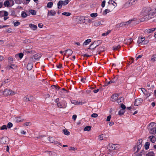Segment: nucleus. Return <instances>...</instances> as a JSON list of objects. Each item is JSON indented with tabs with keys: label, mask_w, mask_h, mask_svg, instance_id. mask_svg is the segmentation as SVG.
<instances>
[{
	"label": "nucleus",
	"mask_w": 156,
	"mask_h": 156,
	"mask_svg": "<svg viewBox=\"0 0 156 156\" xmlns=\"http://www.w3.org/2000/svg\"><path fill=\"white\" fill-rule=\"evenodd\" d=\"M8 140L7 138L6 137H2L1 140V142L2 144H5L7 143V140Z\"/></svg>",
	"instance_id": "nucleus-15"
},
{
	"label": "nucleus",
	"mask_w": 156,
	"mask_h": 156,
	"mask_svg": "<svg viewBox=\"0 0 156 156\" xmlns=\"http://www.w3.org/2000/svg\"><path fill=\"white\" fill-rule=\"evenodd\" d=\"M104 51V48L103 47H99L97 51V54H96V55L97 54H100L102 52Z\"/></svg>",
	"instance_id": "nucleus-13"
},
{
	"label": "nucleus",
	"mask_w": 156,
	"mask_h": 156,
	"mask_svg": "<svg viewBox=\"0 0 156 156\" xmlns=\"http://www.w3.org/2000/svg\"><path fill=\"white\" fill-rule=\"evenodd\" d=\"M132 20H129L128 21L125 22L126 23V25H128V24H129L131 22L133 21Z\"/></svg>",
	"instance_id": "nucleus-60"
},
{
	"label": "nucleus",
	"mask_w": 156,
	"mask_h": 156,
	"mask_svg": "<svg viewBox=\"0 0 156 156\" xmlns=\"http://www.w3.org/2000/svg\"><path fill=\"white\" fill-rule=\"evenodd\" d=\"M30 13L33 15H35L36 14V11L34 10L31 9L29 11Z\"/></svg>",
	"instance_id": "nucleus-35"
},
{
	"label": "nucleus",
	"mask_w": 156,
	"mask_h": 156,
	"mask_svg": "<svg viewBox=\"0 0 156 156\" xmlns=\"http://www.w3.org/2000/svg\"><path fill=\"white\" fill-rule=\"evenodd\" d=\"M62 64L61 63H59L58 65H56V67L58 69H60L62 67Z\"/></svg>",
	"instance_id": "nucleus-64"
},
{
	"label": "nucleus",
	"mask_w": 156,
	"mask_h": 156,
	"mask_svg": "<svg viewBox=\"0 0 156 156\" xmlns=\"http://www.w3.org/2000/svg\"><path fill=\"white\" fill-rule=\"evenodd\" d=\"M9 5L10 3L9 1V0H7L5 1L4 3V5L5 6H7V7L9 6Z\"/></svg>",
	"instance_id": "nucleus-30"
},
{
	"label": "nucleus",
	"mask_w": 156,
	"mask_h": 156,
	"mask_svg": "<svg viewBox=\"0 0 156 156\" xmlns=\"http://www.w3.org/2000/svg\"><path fill=\"white\" fill-rule=\"evenodd\" d=\"M12 124L11 122H9L7 124V127L8 128H10L12 127Z\"/></svg>",
	"instance_id": "nucleus-51"
},
{
	"label": "nucleus",
	"mask_w": 156,
	"mask_h": 156,
	"mask_svg": "<svg viewBox=\"0 0 156 156\" xmlns=\"http://www.w3.org/2000/svg\"><path fill=\"white\" fill-rule=\"evenodd\" d=\"M12 29L11 28H9L6 30L5 31L8 33H11L12 32Z\"/></svg>",
	"instance_id": "nucleus-56"
},
{
	"label": "nucleus",
	"mask_w": 156,
	"mask_h": 156,
	"mask_svg": "<svg viewBox=\"0 0 156 156\" xmlns=\"http://www.w3.org/2000/svg\"><path fill=\"white\" fill-rule=\"evenodd\" d=\"M119 96V95L117 94H113L111 98V100L112 101H116Z\"/></svg>",
	"instance_id": "nucleus-11"
},
{
	"label": "nucleus",
	"mask_w": 156,
	"mask_h": 156,
	"mask_svg": "<svg viewBox=\"0 0 156 156\" xmlns=\"http://www.w3.org/2000/svg\"><path fill=\"white\" fill-rule=\"evenodd\" d=\"M0 129L1 130L7 129V126L6 125H3L2 126L0 127Z\"/></svg>",
	"instance_id": "nucleus-49"
},
{
	"label": "nucleus",
	"mask_w": 156,
	"mask_h": 156,
	"mask_svg": "<svg viewBox=\"0 0 156 156\" xmlns=\"http://www.w3.org/2000/svg\"><path fill=\"white\" fill-rule=\"evenodd\" d=\"M93 89V88L91 87H90V88L89 89L87 90H86V93L88 94H90V93L91 92L92 89Z\"/></svg>",
	"instance_id": "nucleus-41"
},
{
	"label": "nucleus",
	"mask_w": 156,
	"mask_h": 156,
	"mask_svg": "<svg viewBox=\"0 0 156 156\" xmlns=\"http://www.w3.org/2000/svg\"><path fill=\"white\" fill-rule=\"evenodd\" d=\"M53 5V3L52 2H49L48 3L47 7L48 8H51Z\"/></svg>",
	"instance_id": "nucleus-36"
},
{
	"label": "nucleus",
	"mask_w": 156,
	"mask_h": 156,
	"mask_svg": "<svg viewBox=\"0 0 156 156\" xmlns=\"http://www.w3.org/2000/svg\"><path fill=\"white\" fill-rule=\"evenodd\" d=\"M98 116V115L96 113H93L91 115V117L94 118H96Z\"/></svg>",
	"instance_id": "nucleus-54"
},
{
	"label": "nucleus",
	"mask_w": 156,
	"mask_h": 156,
	"mask_svg": "<svg viewBox=\"0 0 156 156\" xmlns=\"http://www.w3.org/2000/svg\"><path fill=\"white\" fill-rule=\"evenodd\" d=\"M143 101V99L141 98H138L135 100L134 105L138 106L140 105Z\"/></svg>",
	"instance_id": "nucleus-7"
},
{
	"label": "nucleus",
	"mask_w": 156,
	"mask_h": 156,
	"mask_svg": "<svg viewBox=\"0 0 156 156\" xmlns=\"http://www.w3.org/2000/svg\"><path fill=\"white\" fill-rule=\"evenodd\" d=\"M69 2V0H66L64 1L60 0L57 3L58 8L60 9L62 7V5H67Z\"/></svg>",
	"instance_id": "nucleus-3"
},
{
	"label": "nucleus",
	"mask_w": 156,
	"mask_h": 156,
	"mask_svg": "<svg viewBox=\"0 0 156 156\" xmlns=\"http://www.w3.org/2000/svg\"><path fill=\"white\" fill-rule=\"evenodd\" d=\"M49 140L51 143H53L54 140L53 138L51 137H49Z\"/></svg>",
	"instance_id": "nucleus-59"
},
{
	"label": "nucleus",
	"mask_w": 156,
	"mask_h": 156,
	"mask_svg": "<svg viewBox=\"0 0 156 156\" xmlns=\"http://www.w3.org/2000/svg\"><path fill=\"white\" fill-rule=\"evenodd\" d=\"M141 90L144 94L146 95H148V93L147 90L144 88H142Z\"/></svg>",
	"instance_id": "nucleus-32"
},
{
	"label": "nucleus",
	"mask_w": 156,
	"mask_h": 156,
	"mask_svg": "<svg viewBox=\"0 0 156 156\" xmlns=\"http://www.w3.org/2000/svg\"><path fill=\"white\" fill-rule=\"evenodd\" d=\"M150 143L148 142H147L145 143L144 145L145 148L146 150H147L149 148Z\"/></svg>",
	"instance_id": "nucleus-29"
},
{
	"label": "nucleus",
	"mask_w": 156,
	"mask_h": 156,
	"mask_svg": "<svg viewBox=\"0 0 156 156\" xmlns=\"http://www.w3.org/2000/svg\"><path fill=\"white\" fill-rule=\"evenodd\" d=\"M154 155L155 154L152 151H149L146 154V156H154Z\"/></svg>",
	"instance_id": "nucleus-26"
},
{
	"label": "nucleus",
	"mask_w": 156,
	"mask_h": 156,
	"mask_svg": "<svg viewBox=\"0 0 156 156\" xmlns=\"http://www.w3.org/2000/svg\"><path fill=\"white\" fill-rule=\"evenodd\" d=\"M105 0L103 1L102 2L101 5V6L103 8L104 7H105Z\"/></svg>",
	"instance_id": "nucleus-61"
},
{
	"label": "nucleus",
	"mask_w": 156,
	"mask_h": 156,
	"mask_svg": "<svg viewBox=\"0 0 156 156\" xmlns=\"http://www.w3.org/2000/svg\"><path fill=\"white\" fill-rule=\"evenodd\" d=\"M143 140L142 139H139L136 145L135 146L133 147V150L135 151L136 148H137L136 151L135 152V153H137L140 149L141 148L142 146V143Z\"/></svg>",
	"instance_id": "nucleus-1"
},
{
	"label": "nucleus",
	"mask_w": 156,
	"mask_h": 156,
	"mask_svg": "<svg viewBox=\"0 0 156 156\" xmlns=\"http://www.w3.org/2000/svg\"><path fill=\"white\" fill-rule=\"evenodd\" d=\"M9 81L10 80L8 79L5 80L4 81L2 82V85L3 84H5L6 83H8Z\"/></svg>",
	"instance_id": "nucleus-42"
},
{
	"label": "nucleus",
	"mask_w": 156,
	"mask_h": 156,
	"mask_svg": "<svg viewBox=\"0 0 156 156\" xmlns=\"http://www.w3.org/2000/svg\"><path fill=\"white\" fill-rule=\"evenodd\" d=\"M15 93L14 91H12L10 90L6 89L3 91V94L6 96L8 95H12L15 94Z\"/></svg>",
	"instance_id": "nucleus-4"
},
{
	"label": "nucleus",
	"mask_w": 156,
	"mask_h": 156,
	"mask_svg": "<svg viewBox=\"0 0 156 156\" xmlns=\"http://www.w3.org/2000/svg\"><path fill=\"white\" fill-rule=\"evenodd\" d=\"M154 31V29H147L145 30L144 32L146 34H148L153 32Z\"/></svg>",
	"instance_id": "nucleus-18"
},
{
	"label": "nucleus",
	"mask_w": 156,
	"mask_h": 156,
	"mask_svg": "<svg viewBox=\"0 0 156 156\" xmlns=\"http://www.w3.org/2000/svg\"><path fill=\"white\" fill-rule=\"evenodd\" d=\"M91 41V40L90 39H88L86 40L83 43V45H86L89 44V43Z\"/></svg>",
	"instance_id": "nucleus-25"
},
{
	"label": "nucleus",
	"mask_w": 156,
	"mask_h": 156,
	"mask_svg": "<svg viewBox=\"0 0 156 156\" xmlns=\"http://www.w3.org/2000/svg\"><path fill=\"white\" fill-rule=\"evenodd\" d=\"M4 11H0V17H2L4 16Z\"/></svg>",
	"instance_id": "nucleus-58"
},
{
	"label": "nucleus",
	"mask_w": 156,
	"mask_h": 156,
	"mask_svg": "<svg viewBox=\"0 0 156 156\" xmlns=\"http://www.w3.org/2000/svg\"><path fill=\"white\" fill-rule=\"evenodd\" d=\"M145 151L144 150H142L140 153L138 154V155L139 156H142V154H144Z\"/></svg>",
	"instance_id": "nucleus-47"
},
{
	"label": "nucleus",
	"mask_w": 156,
	"mask_h": 156,
	"mask_svg": "<svg viewBox=\"0 0 156 156\" xmlns=\"http://www.w3.org/2000/svg\"><path fill=\"white\" fill-rule=\"evenodd\" d=\"M34 98L33 96L27 95L24 98V100L26 101H33L34 100Z\"/></svg>",
	"instance_id": "nucleus-8"
},
{
	"label": "nucleus",
	"mask_w": 156,
	"mask_h": 156,
	"mask_svg": "<svg viewBox=\"0 0 156 156\" xmlns=\"http://www.w3.org/2000/svg\"><path fill=\"white\" fill-rule=\"evenodd\" d=\"M133 41L132 38H129L127 40L126 43L127 44L130 45L132 43Z\"/></svg>",
	"instance_id": "nucleus-31"
},
{
	"label": "nucleus",
	"mask_w": 156,
	"mask_h": 156,
	"mask_svg": "<svg viewBox=\"0 0 156 156\" xmlns=\"http://www.w3.org/2000/svg\"><path fill=\"white\" fill-rule=\"evenodd\" d=\"M121 46L120 45H119L118 46H114L113 47V50L114 51H116L118 50Z\"/></svg>",
	"instance_id": "nucleus-27"
},
{
	"label": "nucleus",
	"mask_w": 156,
	"mask_h": 156,
	"mask_svg": "<svg viewBox=\"0 0 156 156\" xmlns=\"http://www.w3.org/2000/svg\"><path fill=\"white\" fill-rule=\"evenodd\" d=\"M149 138L150 141L153 143L155 142L156 140V139L155 136H151L149 137Z\"/></svg>",
	"instance_id": "nucleus-19"
},
{
	"label": "nucleus",
	"mask_w": 156,
	"mask_h": 156,
	"mask_svg": "<svg viewBox=\"0 0 156 156\" xmlns=\"http://www.w3.org/2000/svg\"><path fill=\"white\" fill-rule=\"evenodd\" d=\"M155 126V123L154 122H151L148 126V129L149 130L152 129Z\"/></svg>",
	"instance_id": "nucleus-12"
},
{
	"label": "nucleus",
	"mask_w": 156,
	"mask_h": 156,
	"mask_svg": "<svg viewBox=\"0 0 156 156\" xmlns=\"http://www.w3.org/2000/svg\"><path fill=\"white\" fill-rule=\"evenodd\" d=\"M137 1L138 0H129L128 2L129 5H131L134 4L135 1L137 2Z\"/></svg>",
	"instance_id": "nucleus-24"
},
{
	"label": "nucleus",
	"mask_w": 156,
	"mask_h": 156,
	"mask_svg": "<svg viewBox=\"0 0 156 156\" xmlns=\"http://www.w3.org/2000/svg\"><path fill=\"white\" fill-rule=\"evenodd\" d=\"M56 14L54 10H51L50 11H48V16H54Z\"/></svg>",
	"instance_id": "nucleus-16"
},
{
	"label": "nucleus",
	"mask_w": 156,
	"mask_h": 156,
	"mask_svg": "<svg viewBox=\"0 0 156 156\" xmlns=\"http://www.w3.org/2000/svg\"><path fill=\"white\" fill-rule=\"evenodd\" d=\"M23 55V54L22 53H20L19 54V57L20 59H21Z\"/></svg>",
	"instance_id": "nucleus-62"
},
{
	"label": "nucleus",
	"mask_w": 156,
	"mask_h": 156,
	"mask_svg": "<svg viewBox=\"0 0 156 156\" xmlns=\"http://www.w3.org/2000/svg\"><path fill=\"white\" fill-rule=\"evenodd\" d=\"M90 16L92 17H95L98 16V14L97 13H93L91 14Z\"/></svg>",
	"instance_id": "nucleus-48"
},
{
	"label": "nucleus",
	"mask_w": 156,
	"mask_h": 156,
	"mask_svg": "<svg viewBox=\"0 0 156 156\" xmlns=\"http://www.w3.org/2000/svg\"><path fill=\"white\" fill-rule=\"evenodd\" d=\"M91 128L90 126H87L85 127L84 129V131H89L90 130Z\"/></svg>",
	"instance_id": "nucleus-40"
},
{
	"label": "nucleus",
	"mask_w": 156,
	"mask_h": 156,
	"mask_svg": "<svg viewBox=\"0 0 156 156\" xmlns=\"http://www.w3.org/2000/svg\"><path fill=\"white\" fill-rule=\"evenodd\" d=\"M71 103L75 105H76L77 104L78 101L76 100H72L71 101Z\"/></svg>",
	"instance_id": "nucleus-52"
},
{
	"label": "nucleus",
	"mask_w": 156,
	"mask_h": 156,
	"mask_svg": "<svg viewBox=\"0 0 156 156\" xmlns=\"http://www.w3.org/2000/svg\"><path fill=\"white\" fill-rule=\"evenodd\" d=\"M65 51L68 54V55L67 56V58H68L69 56L71 55L73 52V51L70 49H67Z\"/></svg>",
	"instance_id": "nucleus-21"
},
{
	"label": "nucleus",
	"mask_w": 156,
	"mask_h": 156,
	"mask_svg": "<svg viewBox=\"0 0 156 156\" xmlns=\"http://www.w3.org/2000/svg\"><path fill=\"white\" fill-rule=\"evenodd\" d=\"M101 41L100 40L94 41L93 43L91 44L89 47L87 49V50L88 51V50L89 49L91 50H94L95 48L98 46V44H101Z\"/></svg>",
	"instance_id": "nucleus-2"
},
{
	"label": "nucleus",
	"mask_w": 156,
	"mask_h": 156,
	"mask_svg": "<svg viewBox=\"0 0 156 156\" xmlns=\"http://www.w3.org/2000/svg\"><path fill=\"white\" fill-rule=\"evenodd\" d=\"M29 27L33 30H35L37 28V26L33 24H30Z\"/></svg>",
	"instance_id": "nucleus-20"
},
{
	"label": "nucleus",
	"mask_w": 156,
	"mask_h": 156,
	"mask_svg": "<svg viewBox=\"0 0 156 156\" xmlns=\"http://www.w3.org/2000/svg\"><path fill=\"white\" fill-rule=\"evenodd\" d=\"M57 105L58 107L59 108H65V107H63L60 102L58 103Z\"/></svg>",
	"instance_id": "nucleus-50"
},
{
	"label": "nucleus",
	"mask_w": 156,
	"mask_h": 156,
	"mask_svg": "<svg viewBox=\"0 0 156 156\" xmlns=\"http://www.w3.org/2000/svg\"><path fill=\"white\" fill-rule=\"evenodd\" d=\"M108 3L109 4H112L114 6L116 5V3L113 1L112 0H109Z\"/></svg>",
	"instance_id": "nucleus-28"
},
{
	"label": "nucleus",
	"mask_w": 156,
	"mask_h": 156,
	"mask_svg": "<svg viewBox=\"0 0 156 156\" xmlns=\"http://www.w3.org/2000/svg\"><path fill=\"white\" fill-rule=\"evenodd\" d=\"M125 22H122L119 24H118L116 25V27L117 28L121 27H122L126 26Z\"/></svg>",
	"instance_id": "nucleus-23"
},
{
	"label": "nucleus",
	"mask_w": 156,
	"mask_h": 156,
	"mask_svg": "<svg viewBox=\"0 0 156 156\" xmlns=\"http://www.w3.org/2000/svg\"><path fill=\"white\" fill-rule=\"evenodd\" d=\"M101 23V21L96 22L94 23V25L95 26H98L99 25H102Z\"/></svg>",
	"instance_id": "nucleus-38"
},
{
	"label": "nucleus",
	"mask_w": 156,
	"mask_h": 156,
	"mask_svg": "<svg viewBox=\"0 0 156 156\" xmlns=\"http://www.w3.org/2000/svg\"><path fill=\"white\" fill-rule=\"evenodd\" d=\"M27 15L26 12H22L21 14V16L22 17L25 18L27 16Z\"/></svg>",
	"instance_id": "nucleus-45"
},
{
	"label": "nucleus",
	"mask_w": 156,
	"mask_h": 156,
	"mask_svg": "<svg viewBox=\"0 0 156 156\" xmlns=\"http://www.w3.org/2000/svg\"><path fill=\"white\" fill-rule=\"evenodd\" d=\"M119 145L115 144H111L109 145L110 149V151H113L117 149Z\"/></svg>",
	"instance_id": "nucleus-10"
},
{
	"label": "nucleus",
	"mask_w": 156,
	"mask_h": 156,
	"mask_svg": "<svg viewBox=\"0 0 156 156\" xmlns=\"http://www.w3.org/2000/svg\"><path fill=\"white\" fill-rule=\"evenodd\" d=\"M63 132L64 134L66 135H69L70 134V133L66 129L63 130Z\"/></svg>",
	"instance_id": "nucleus-37"
},
{
	"label": "nucleus",
	"mask_w": 156,
	"mask_h": 156,
	"mask_svg": "<svg viewBox=\"0 0 156 156\" xmlns=\"http://www.w3.org/2000/svg\"><path fill=\"white\" fill-rule=\"evenodd\" d=\"M121 107L122 108V110H124L126 108V107L125 105L122 104H121Z\"/></svg>",
	"instance_id": "nucleus-55"
},
{
	"label": "nucleus",
	"mask_w": 156,
	"mask_h": 156,
	"mask_svg": "<svg viewBox=\"0 0 156 156\" xmlns=\"http://www.w3.org/2000/svg\"><path fill=\"white\" fill-rule=\"evenodd\" d=\"M151 60L153 62L156 61V54H154L152 56Z\"/></svg>",
	"instance_id": "nucleus-33"
},
{
	"label": "nucleus",
	"mask_w": 156,
	"mask_h": 156,
	"mask_svg": "<svg viewBox=\"0 0 156 156\" xmlns=\"http://www.w3.org/2000/svg\"><path fill=\"white\" fill-rule=\"evenodd\" d=\"M145 38L144 37H139L138 38L137 42L139 44H147V42L145 41Z\"/></svg>",
	"instance_id": "nucleus-5"
},
{
	"label": "nucleus",
	"mask_w": 156,
	"mask_h": 156,
	"mask_svg": "<svg viewBox=\"0 0 156 156\" xmlns=\"http://www.w3.org/2000/svg\"><path fill=\"white\" fill-rule=\"evenodd\" d=\"M30 40L29 39H27L23 40V43H28L30 42Z\"/></svg>",
	"instance_id": "nucleus-57"
},
{
	"label": "nucleus",
	"mask_w": 156,
	"mask_h": 156,
	"mask_svg": "<svg viewBox=\"0 0 156 156\" xmlns=\"http://www.w3.org/2000/svg\"><path fill=\"white\" fill-rule=\"evenodd\" d=\"M9 67L10 69H15L17 68V66L16 65L11 64L9 66Z\"/></svg>",
	"instance_id": "nucleus-34"
},
{
	"label": "nucleus",
	"mask_w": 156,
	"mask_h": 156,
	"mask_svg": "<svg viewBox=\"0 0 156 156\" xmlns=\"http://www.w3.org/2000/svg\"><path fill=\"white\" fill-rule=\"evenodd\" d=\"M4 16H7L8 15V13L7 12L5 11H4Z\"/></svg>",
	"instance_id": "nucleus-63"
},
{
	"label": "nucleus",
	"mask_w": 156,
	"mask_h": 156,
	"mask_svg": "<svg viewBox=\"0 0 156 156\" xmlns=\"http://www.w3.org/2000/svg\"><path fill=\"white\" fill-rule=\"evenodd\" d=\"M119 76L117 75L115 76L112 79V80H111L108 82V84H110L112 83H115L118 79Z\"/></svg>",
	"instance_id": "nucleus-9"
},
{
	"label": "nucleus",
	"mask_w": 156,
	"mask_h": 156,
	"mask_svg": "<svg viewBox=\"0 0 156 156\" xmlns=\"http://www.w3.org/2000/svg\"><path fill=\"white\" fill-rule=\"evenodd\" d=\"M33 66V63L31 62H29L27 65V69L28 70H30Z\"/></svg>",
	"instance_id": "nucleus-14"
},
{
	"label": "nucleus",
	"mask_w": 156,
	"mask_h": 156,
	"mask_svg": "<svg viewBox=\"0 0 156 156\" xmlns=\"http://www.w3.org/2000/svg\"><path fill=\"white\" fill-rule=\"evenodd\" d=\"M62 14L67 16H69L71 15V13L69 12H64L62 13Z\"/></svg>",
	"instance_id": "nucleus-46"
},
{
	"label": "nucleus",
	"mask_w": 156,
	"mask_h": 156,
	"mask_svg": "<svg viewBox=\"0 0 156 156\" xmlns=\"http://www.w3.org/2000/svg\"><path fill=\"white\" fill-rule=\"evenodd\" d=\"M124 100V99L123 98L121 97L119 99H117V102L120 105L122 104V103L123 102Z\"/></svg>",
	"instance_id": "nucleus-22"
},
{
	"label": "nucleus",
	"mask_w": 156,
	"mask_h": 156,
	"mask_svg": "<svg viewBox=\"0 0 156 156\" xmlns=\"http://www.w3.org/2000/svg\"><path fill=\"white\" fill-rule=\"evenodd\" d=\"M111 31V30H108L107 32L105 33H104L102 34V36H105L107 35L108 34L110 33Z\"/></svg>",
	"instance_id": "nucleus-39"
},
{
	"label": "nucleus",
	"mask_w": 156,
	"mask_h": 156,
	"mask_svg": "<svg viewBox=\"0 0 156 156\" xmlns=\"http://www.w3.org/2000/svg\"><path fill=\"white\" fill-rule=\"evenodd\" d=\"M13 23L14 26L15 27H17L20 25V23L18 21H16L15 22H13Z\"/></svg>",
	"instance_id": "nucleus-44"
},
{
	"label": "nucleus",
	"mask_w": 156,
	"mask_h": 156,
	"mask_svg": "<svg viewBox=\"0 0 156 156\" xmlns=\"http://www.w3.org/2000/svg\"><path fill=\"white\" fill-rule=\"evenodd\" d=\"M151 10V9L150 8L145 7L143 9L142 13L144 15H149V13Z\"/></svg>",
	"instance_id": "nucleus-6"
},
{
	"label": "nucleus",
	"mask_w": 156,
	"mask_h": 156,
	"mask_svg": "<svg viewBox=\"0 0 156 156\" xmlns=\"http://www.w3.org/2000/svg\"><path fill=\"white\" fill-rule=\"evenodd\" d=\"M22 121L21 119V118L20 117H17L16 119V121L17 122H20Z\"/></svg>",
	"instance_id": "nucleus-53"
},
{
	"label": "nucleus",
	"mask_w": 156,
	"mask_h": 156,
	"mask_svg": "<svg viewBox=\"0 0 156 156\" xmlns=\"http://www.w3.org/2000/svg\"><path fill=\"white\" fill-rule=\"evenodd\" d=\"M124 112L125 111L124 110H121L119 112L118 114L120 115H123Z\"/></svg>",
	"instance_id": "nucleus-43"
},
{
	"label": "nucleus",
	"mask_w": 156,
	"mask_h": 156,
	"mask_svg": "<svg viewBox=\"0 0 156 156\" xmlns=\"http://www.w3.org/2000/svg\"><path fill=\"white\" fill-rule=\"evenodd\" d=\"M41 55L39 54H36L33 56L34 58L35 59V60H38L39 59L41 58Z\"/></svg>",
	"instance_id": "nucleus-17"
}]
</instances>
